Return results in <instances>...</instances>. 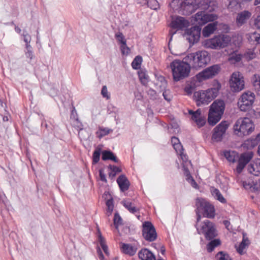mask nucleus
Here are the masks:
<instances>
[{
  "mask_svg": "<svg viewBox=\"0 0 260 260\" xmlns=\"http://www.w3.org/2000/svg\"><path fill=\"white\" fill-rule=\"evenodd\" d=\"M199 5L200 8L204 10L197 12L192 17V21L194 24L203 25L217 19V15L213 12L217 8L216 1L214 0H200Z\"/></svg>",
  "mask_w": 260,
  "mask_h": 260,
  "instance_id": "obj_1",
  "label": "nucleus"
},
{
  "mask_svg": "<svg viewBox=\"0 0 260 260\" xmlns=\"http://www.w3.org/2000/svg\"><path fill=\"white\" fill-rule=\"evenodd\" d=\"M221 88L220 84L215 81L213 87L206 90L196 91L193 94V98L198 106L201 105H207L215 99L218 94Z\"/></svg>",
  "mask_w": 260,
  "mask_h": 260,
  "instance_id": "obj_2",
  "label": "nucleus"
},
{
  "mask_svg": "<svg viewBox=\"0 0 260 260\" xmlns=\"http://www.w3.org/2000/svg\"><path fill=\"white\" fill-rule=\"evenodd\" d=\"M184 60L192 68L198 69L206 66L210 60V57L207 51L200 50L187 54L184 57Z\"/></svg>",
  "mask_w": 260,
  "mask_h": 260,
  "instance_id": "obj_3",
  "label": "nucleus"
},
{
  "mask_svg": "<svg viewBox=\"0 0 260 260\" xmlns=\"http://www.w3.org/2000/svg\"><path fill=\"white\" fill-rule=\"evenodd\" d=\"M224 156L230 162H234L238 159V165L236 168V171L240 174L245 166L250 161L253 156L252 151H247L241 154L239 157L238 154L234 151H225Z\"/></svg>",
  "mask_w": 260,
  "mask_h": 260,
  "instance_id": "obj_4",
  "label": "nucleus"
},
{
  "mask_svg": "<svg viewBox=\"0 0 260 260\" xmlns=\"http://www.w3.org/2000/svg\"><path fill=\"white\" fill-rule=\"evenodd\" d=\"M173 79L175 81H178L188 76L190 71V66L187 61L174 60L170 63Z\"/></svg>",
  "mask_w": 260,
  "mask_h": 260,
  "instance_id": "obj_5",
  "label": "nucleus"
},
{
  "mask_svg": "<svg viewBox=\"0 0 260 260\" xmlns=\"http://www.w3.org/2000/svg\"><path fill=\"white\" fill-rule=\"evenodd\" d=\"M201 215L197 218L196 228L199 234L203 235L207 240H211L217 236L215 224L210 220L206 219L201 221Z\"/></svg>",
  "mask_w": 260,
  "mask_h": 260,
  "instance_id": "obj_6",
  "label": "nucleus"
},
{
  "mask_svg": "<svg viewBox=\"0 0 260 260\" xmlns=\"http://www.w3.org/2000/svg\"><path fill=\"white\" fill-rule=\"evenodd\" d=\"M254 129V125L249 118H240L233 126L234 133L239 136L243 137L250 134Z\"/></svg>",
  "mask_w": 260,
  "mask_h": 260,
  "instance_id": "obj_7",
  "label": "nucleus"
},
{
  "mask_svg": "<svg viewBox=\"0 0 260 260\" xmlns=\"http://www.w3.org/2000/svg\"><path fill=\"white\" fill-rule=\"evenodd\" d=\"M225 109L223 101L215 100L210 106L208 113V122L211 125H215L221 118Z\"/></svg>",
  "mask_w": 260,
  "mask_h": 260,
  "instance_id": "obj_8",
  "label": "nucleus"
},
{
  "mask_svg": "<svg viewBox=\"0 0 260 260\" xmlns=\"http://www.w3.org/2000/svg\"><path fill=\"white\" fill-rule=\"evenodd\" d=\"M231 37L226 35H219L208 39L202 42V46L207 49L219 50L228 46Z\"/></svg>",
  "mask_w": 260,
  "mask_h": 260,
  "instance_id": "obj_9",
  "label": "nucleus"
},
{
  "mask_svg": "<svg viewBox=\"0 0 260 260\" xmlns=\"http://www.w3.org/2000/svg\"><path fill=\"white\" fill-rule=\"evenodd\" d=\"M197 217L202 214L205 217L212 218L215 216L214 207L203 199L198 198L196 202Z\"/></svg>",
  "mask_w": 260,
  "mask_h": 260,
  "instance_id": "obj_10",
  "label": "nucleus"
},
{
  "mask_svg": "<svg viewBox=\"0 0 260 260\" xmlns=\"http://www.w3.org/2000/svg\"><path fill=\"white\" fill-rule=\"evenodd\" d=\"M255 94L253 92L247 91L242 93L238 102V106L241 111L246 112L250 110L254 102Z\"/></svg>",
  "mask_w": 260,
  "mask_h": 260,
  "instance_id": "obj_11",
  "label": "nucleus"
},
{
  "mask_svg": "<svg viewBox=\"0 0 260 260\" xmlns=\"http://www.w3.org/2000/svg\"><path fill=\"white\" fill-rule=\"evenodd\" d=\"M230 86L234 92H239L244 88L245 82L242 74L236 72L232 74L230 80Z\"/></svg>",
  "mask_w": 260,
  "mask_h": 260,
  "instance_id": "obj_12",
  "label": "nucleus"
},
{
  "mask_svg": "<svg viewBox=\"0 0 260 260\" xmlns=\"http://www.w3.org/2000/svg\"><path fill=\"white\" fill-rule=\"evenodd\" d=\"M220 71L218 65L215 64L209 67L200 72L194 77L196 81L202 82L205 80L213 78Z\"/></svg>",
  "mask_w": 260,
  "mask_h": 260,
  "instance_id": "obj_13",
  "label": "nucleus"
},
{
  "mask_svg": "<svg viewBox=\"0 0 260 260\" xmlns=\"http://www.w3.org/2000/svg\"><path fill=\"white\" fill-rule=\"evenodd\" d=\"M199 3L197 0H181L179 3L180 11L184 15H189L200 8Z\"/></svg>",
  "mask_w": 260,
  "mask_h": 260,
  "instance_id": "obj_14",
  "label": "nucleus"
},
{
  "mask_svg": "<svg viewBox=\"0 0 260 260\" xmlns=\"http://www.w3.org/2000/svg\"><path fill=\"white\" fill-rule=\"evenodd\" d=\"M229 123L228 121H222L218 125H217L213 129V133L212 136L213 141L215 142L220 141L228 128Z\"/></svg>",
  "mask_w": 260,
  "mask_h": 260,
  "instance_id": "obj_15",
  "label": "nucleus"
},
{
  "mask_svg": "<svg viewBox=\"0 0 260 260\" xmlns=\"http://www.w3.org/2000/svg\"><path fill=\"white\" fill-rule=\"evenodd\" d=\"M201 28L198 26H195L187 30L185 33L186 39L190 44L197 43L200 40L201 36Z\"/></svg>",
  "mask_w": 260,
  "mask_h": 260,
  "instance_id": "obj_16",
  "label": "nucleus"
},
{
  "mask_svg": "<svg viewBox=\"0 0 260 260\" xmlns=\"http://www.w3.org/2000/svg\"><path fill=\"white\" fill-rule=\"evenodd\" d=\"M143 235L144 238L149 241H153L156 238V233L154 227L149 221L143 223Z\"/></svg>",
  "mask_w": 260,
  "mask_h": 260,
  "instance_id": "obj_17",
  "label": "nucleus"
},
{
  "mask_svg": "<svg viewBox=\"0 0 260 260\" xmlns=\"http://www.w3.org/2000/svg\"><path fill=\"white\" fill-rule=\"evenodd\" d=\"M188 114L191 116V119L199 127H201L206 123V118L201 114V110L198 109L196 111L192 110H188Z\"/></svg>",
  "mask_w": 260,
  "mask_h": 260,
  "instance_id": "obj_18",
  "label": "nucleus"
},
{
  "mask_svg": "<svg viewBox=\"0 0 260 260\" xmlns=\"http://www.w3.org/2000/svg\"><path fill=\"white\" fill-rule=\"evenodd\" d=\"M170 25L171 27L173 28L183 30L189 26V22L182 17L178 16L175 18H172Z\"/></svg>",
  "mask_w": 260,
  "mask_h": 260,
  "instance_id": "obj_19",
  "label": "nucleus"
},
{
  "mask_svg": "<svg viewBox=\"0 0 260 260\" xmlns=\"http://www.w3.org/2000/svg\"><path fill=\"white\" fill-rule=\"evenodd\" d=\"M248 172L256 176L260 175V159L252 161L248 166Z\"/></svg>",
  "mask_w": 260,
  "mask_h": 260,
  "instance_id": "obj_20",
  "label": "nucleus"
},
{
  "mask_svg": "<svg viewBox=\"0 0 260 260\" xmlns=\"http://www.w3.org/2000/svg\"><path fill=\"white\" fill-rule=\"evenodd\" d=\"M138 256L141 260H156L154 254L147 248L142 249L138 252Z\"/></svg>",
  "mask_w": 260,
  "mask_h": 260,
  "instance_id": "obj_21",
  "label": "nucleus"
},
{
  "mask_svg": "<svg viewBox=\"0 0 260 260\" xmlns=\"http://www.w3.org/2000/svg\"><path fill=\"white\" fill-rule=\"evenodd\" d=\"M117 182L122 191L127 190L129 186V182L124 175H120L117 179Z\"/></svg>",
  "mask_w": 260,
  "mask_h": 260,
  "instance_id": "obj_22",
  "label": "nucleus"
},
{
  "mask_svg": "<svg viewBox=\"0 0 260 260\" xmlns=\"http://www.w3.org/2000/svg\"><path fill=\"white\" fill-rule=\"evenodd\" d=\"M217 22L210 23L206 25L202 30V34L204 37H208L210 35L213 34L217 29Z\"/></svg>",
  "mask_w": 260,
  "mask_h": 260,
  "instance_id": "obj_23",
  "label": "nucleus"
},
{
  "mask_svg": "<svg viewBox=\"0 0 260 260\" xmlns=\"http://www.w3.org/2000/svg\"><path fill=\"white\" fill-rule=\"evenodd\" d=\"M251 13L247 11H244L238 14L236 18V22L238 25L241 26L245 23L250 17Z\"/></svg>",
  "mask_w": 260,
  "mask_h": 260,
  "instance_id": "obj_24",
  "label": "nucleus"
},
{
  "mask_svg": "<svg viewBox=\"0 0 260 260\" xmlns=\"http://www.w3.org/2000/svg\"><path fill=\"white\" fill-rule=\"evenodd\" d=\"M104 196L105 197V199H107L106 204L107 206L106 214L109 216L111 215L113 209L114 204L112 198L110 197V194L108 192H105L104 194Z\"/></svg>",
  "mask_w": 260,
  "mask_h": 260,
  "instance_id": "obj_25",
  "label": "nucleus"
},
{
  "mask_svg": "<svg viewBox=\"0 0 260 260\" xmlns=\"http://www.w3.org/2000/svg\"><path fill=\"white\" fill-rule=\"evenodd\" d=\"M121 249L124 253L131 256L134 255L137 251V248L128 244H122Z\"/></svg>",
  "mask_w": 260,
  "mask_h": 260,
  "instance_id": "obj_26",
  "label": "nucleus"
},
{
  "mask_svg": "<svg viewBox=\"0 0 260 260\" xmlns=\"http://www.w3.org/2000/svg\"><path fill=\"white\" fill-rule=\"evenodd\" d=\"M243 186L245 189L253 188L254 190H258L260 189V179L255 180L252 183L244 182Z\"/></svg>",
  "mask_w": 260,
  "mask_h": 260,
  "instance_id": "obj_27",
  "label": "nucleus"
},
{
  "mask_svg": "<svg viewBox=\"0 0 260 260\" xmlns=\"http://www.w3.org/2000/svg\"><path fill=\"white\" fill-rule=\"evenodd\" d=\"M98 241L105 254L107 255H109V252L108 251V246H107L105 240L104 238L102 236V234L100 231L99 229H98Z\"/></svg>",
  "mask_w": 260,
  "mask_h": 260,
  "instance_id": "obj_28",
  "label": "nucleus"
},
{
  "mask_svg": "<svg viewBox=\"0 0 260 260\" xmlns=\"http://www.w3.org/2000/svg\"><path fill=\"white\" fill-rule=\"evenodd\" d=\"M156 87L160 92H162L165 90H166L167 82L164 77H160L158 78V80L156 83Z\"/></svg>",
  "mask_w": 260,
  "mask_h": 260,
  "instance_id": "obj_29",
  "label": "nucleus"
},
{
  "mask_svg": "<svg viewBox=\"0 0 260 260\" xmlns=\"http://www.w3.org/2000/svg\"><path fill=\"white\" fill-rule=\"evenodd\" d=\"M249 244V241L247 238L243 237L242 241L240 243L238 246H236L237 251L240 254L244 253V249Z\"/></svg>",
  "mask_w": 260,
  "mask_h": 260,
  "instance_id": "obj_30",
  "label": "nucleus"
},
{
  "mask_svg": "<svg viewBox=\"0 0 260 260\" xmlns=\"http://www.w3.org/2000/svg\"><path fill=\"white\" fill-rule=\"evenodd\" d=\"M102 158L104 160L110 159L115 162L117 161L116 157L114 155L113 152L110 151H103Z\"/></svg>",
  "mask_w": 260,
  "mask_h": 260,
  "instance_id": "obj_31",
  "label": "nucleus"
},
{
  "mask_svg": "<svg viewBox=\"0 0 260 260\" xmlns=\"http://www.w3.org/2000/svg\"><path fill=\"white\" fill-rule=\"evenodd\" d=\"M171 142L174 149L176 150L177 153H179V152L183 151L182 146L181 145L179 139L177 138L173 137L171 139Z\"/></svg>",
  "mask_w": 260,
  "mask_h": 260,
  "instance_id": "obj_32",
  "label": "nucleus"
},
{
  "mask_svg": "<svg viewBox=\"0 0 260 260\" xmlns=\"http://www.w3.org/2000/svg\"><path fill=\"white\" fill-rule=\"evenodd\" d=\"M183 170H184V175L187 177V180L191 183V185L194 187H197V184L196 182V181L194 180L193 178L191 176L189 171L188 169H186L184 165H183Z\"/></svg>",
  "mask_w": 260,
  "mask_h": 260,
  "instance_id": "obj_33",
  "label": "nucleus"
},
{
  "mask_svg": "<svg viewBox=\"0 0 260 260\" xmlns=\"http://www.w3.org/2000/svg\"><path fill=\"white\" fill-rule=\"evenodd\" d=\"M25 55L26 57L29 59V63H30L31 61L35 58L32 48L31 46H25Z\"/></svg>",
  "mask_w": 260,
  "mask_h": 260,
  "instance_id": "obj_34",
  "label": "nucleus"
},
{
  "mask_svg": "<svg viewBox=\"0 0 260 260\" xmlns=\"http://www.w3.org/2000/svg\"><path fill=\"white\" fill-rule=\"evenodd\" d=\"M242 55L237 52L231 54L229 58V60L232 63H236L239 62L242 59Z\"/></svg>",
  "mask_w": 260,
  "mask_h": 260,
  "instance_id": "obj_35",
  "label": "nucleus"
},
{
  "mask_svg": "<svg viewBox=\"0 0 260 260\" xmlns=\"http://www.w3.org/2000/svg\"><path fill=\"white\" fill-rule=\"evenodd\" d=\"M212 195L214 197L221 203H225V199L221 194L219 190L216 188H212L211 190Z\"/></svg>",
  "mask_w": 260,
  "mask_h": 260,
  "instance_id": "obj_36",
  "label": "nucleus"
},
{
  "mask_svg": "<svg viewBox=\"0 0 260 260\" xmlns=\"http://www.w3.org/2000/svg\"><path fill=\"white\" fill-rule=\"evenodd\" d=\"M220 244V241L219 239H216L213 240H212L209 244L207 245V250L209 252L212 251L215 247L218 246Z\"/></svg>",
  "mask_w": 260,
  "mask_h": 260,
  "instance_id": "obj_37",
  "label": "nucleus"
},
{
  "mask_svg": "<svg viewBox=\"0 0 260 260\" xmlns=\"http://www.w3.org/2000/svg\"><path fill=\"white\" fill-rule=\"evenodd\" d=\"M123 205L131 213H134L137 211V209L133 205V204L128 201H123L122 202Z\"/></svg>",
  "mask_w": 260,
  "mask_h": 260,
  "instance_id": "obj_38",
  "label": "nucleus"
},
{
  "mask_svg": "<svg viewBox=\"0 0 260 260\" xmlns=\"http://www.w3.org/2000/svg\"><path fill=\"white\" fill-rule=\"evenodd\" d=\"M101 153H102V147L99 146L96 147L93 154V162L94 163H97L99 161Z\"/></svg>",
  "mask_w": 260,
  "mask_h": 260,
  "instance_id": "obj_39",
  "label": "nucleus"
},
{
  "mask_svg": "<svg viewBox=\"0 0 260 260\" xmlns=\"http://www.w3.org/2000/svg\"><path fill=\"white\" fill-rule=\"evenodd\" d=\"M252 83L255 89L260 92V76L254 75L252 78Z\"/></svg>",
  "mask_w": 260,
  "mask_h": 260,
  "instance_id": "obj_40",
  "label": "nucleus"
},
{
  "mask_svg": "<svg viewBox=\"0 0 260 260\" xmlns=\"http://www.w3.org/2000/svg\"><path fill=\"white\" fill-rule=\"evenodd\" d=\"M217 260H233L229 254L223 251H220L216 255Z\"/></svg>",
  "mask_w": 260,
  "mask_h": 260,
  "instance_id": "obj_41",
  "label": "nucleus"
},
{
  "mask_svg": "<svg viewBox=\"0 0 260 260\" xmlns=\"http://www.w3.org/2000/svg\"><path fill=\"white\" fill-rule=\"evenodd\" d=\"M142 58L140 56H136L132 63V66L134 69H138L141 66Z\"/></svg>",
  "mask_w": 260,
  "mask_h": 260,
  "instance_id": "obj_42",
  "label": "nucleus"
},
{
  "mask_svg": "<svg viewBox=\"0 0 260 260\" xmlns=\"http://www.w3.org/2000/svg\"><path fill=\"white\" fill-rule=\"evenodd\" d=\"M70 118H71V119H72L73 121L74 124L75 125V123H77V124L80 123V122L79 120L77 111L75 110V107H73L72 110L71 111Z\"/></svg>",
  "mask_w": 260,
  "mask_h": 260,
  "instance_id": "obj_43",
  "label": "nucleus"
},
{
  "mask_svg": "<svg viewBox=\"0 0 260 260\" xmlns=\"http://www.w3.org/2000/svg\"><path fill=\"white\" fill-rule=\"evenodd\" d=\"M22 36L23 37V41L25 43V46H31L30 44L31 41V36L28 34L25 29L23 30Z\"/></svg>",
  "mask_w": 260,
  "mask_h": 260,
  "instance_id": "obj_44",
  "label": "nucleus"
},
{
  "mask_svg": "<svg viewBox=\"0 0 260 260\" xmlns=\"http://www.w3.org/2000/svg\"><path fill=\"white\" fill-rule=\"evenodd\" d=\"M112 130L108 128H100L96 132L97 136L99 138H101L107 135H108Z\"/></svg>",
  "mask_w": 260,
  "mask_h": 260,
  "instance_id": "obj_45",
  "label": "nucleus"
},
{
  "mask_svg": "<svg viewBox=\"0 0 260 260\" xmlns=\"http://www.w3.org/2000/svg\"><path fill=\"white\" fill-rule=\"evenodd\" d=\"M139 77L143 84L146 85L148 81V76L145 72L143 71L139 72Z\"/></svg>",
  "mask_w": 260,
  "mask_h": 260,
  "instance_id": "obj_46",
  "label": "nucleus"
},
{
  "mask_svg": "<svg viewBox=\"0 0 260 260\" xmlns=\"http://www.w3.org/2000/svg\"><path fill=\"white\" fill-rule=\"evenodd\" d=\"M177 154H179L181 156V158L183 161L182 163V167L183 168V165H184L185 167L187 169V166L188 165L190 164V161H188L187 157L185 154H184L183 153V151L179 152Z\"/></svg>",
  "mask_w": 260,
  "mask_h": 260,
  "instance_id": "obj_47",
  "label": "nucleus"
},
{
  "mask_svg": "<svg viewBox=\"0 0 260 260\" xmlns=\"http://www.w3.org/2000/svg\"><path fill=\"white\" fill-rule=\"evenodd\" d=\"M101 93L102 96L106 100H109L110 99L111 95L108 90L107 86L104 85L102 87Z\"/></svg>",
  "mask_w": 260,
  "mask_h": 260,
  "instance_id": "obj_48",
  "label": "nucleus"
},
{
  "mask_svg": "<svg viewBox=\"0 0 260 260\" xmlns=\"http://www.w3.org/2000/svg\"><path fill=\"white\" fill-rule=\"evenodd\" d=\"M148 6L153 10H157L159 8V5L156 0H149L148 2Z\"/></svg>",
  "mask_w": 260,
  "mask_h": 260,
  "instance_id": "obj_49",
  "label": "nucleus"
},
{
  "mask_svg": "<svg viewBox=\"0 0 260 260\" xmlns=\"http://www.w3.org/2000/svg\"><path fill=\"white\" fill-rule=\"evenodd\" d=\"M162 92L165 100L167 102H170L172 99L173 96L170 90L166 89Z\"/></svg>",
  "mask_w": 260,
  "mask_h": 260,
  "instance_id": "obj_50",
  "label": "nucleus"
},
{
  "mask_svg": "<svg viewBox=\"0 0 260 260\" xmlns=\"http://www.w3.org/2000/svg\"><path fill=\"white\" fill-rule=\"evenodd\" d=\"M120 49L122 54L124 55H127L130 52V49L127 47L126 43L121 44Z\"/></svg>",
  "mask_w": 260,
  "mask_h": 260,
  "instance_id": "obj_51",
  "label": "nucleus"
},
{
  "mask_svg": "<svg viewBox=\"0 0 260 260\" xmlns=\"http://www.w3.org/2000/svg\"><path fill=\"white\" fill-rule=\"evenodd\" d=\"M115 37L117 41H118L121 44H124L126 43V40L122 33H117L115 35Z\"/></svg>",
  "mask_w": 260,
  "mask_h": 260,
  "instance_id": "obj_52",
  "label": "nucleus"
},
{
  "mask_svg": "<svg viewBox=\"0 0 260 260\" xmlns=\"http://www.w3.org/2000/svg\"><path fill=\"white\" fill-rule=\"evenodd\" d=\"M122 219L118 214L115 213L114 218V224L116 229L118 228V225L121 224Z\"/></svg>",
  "mask_w": 260,
  "mask_h": 260,
  "instance_id": "obj_53",
  "label": "nucleus"
},
{
  "mask_svg": "<svg viewBox=\"0 0 260 260\" xmlns=\"http://www.w3.org/2000/svg\"><path fill=\"white\" fill-rule=\"evenodd\" d=\"M245 57L248 59H252L255 57V54L253 50H249L245 54Z\"/></svg>",
  "mask_w": 260,
  "mask_h": 260,
  "instance_id": "obj_54",
  "label": "nucleus"
},
{
  "mask_svg": "<svg viewBox=\"0 0 260 260\" xmlns=\"http://www.w3.org/2000/svg\"><path fill=\"white\" fill-rule=\"evenodd\" d=\"M254 25L256 29L260 30V15L254 19Z\"/></svg>",
  "mask_w": 260,
  "mask_h": 260,
  "instance_id": "obj_55",
  "label": "nucleus"
},
{
  "mask_svg": "<svg viewBox=\"0 0 260 260\" xmlns=\"http://www.w3.org/2000/svg\"><path fill=\"white\" fill-rule=\"evenodd\" d=\"M251 39L258 44H260V35L256 33H254L251 37Z\"/></svg>",
  "mask_w": 260,
  "mask_h": 260,
  "instance_id": "obj_56",
  "label": "nucleus"
},
{
  "mask_svg": "<svg viewBox=\"0 0 260 260\" xmlns=\"http://www.w3.org/2000/svg\"><path fill=\"white\" fill-rule=\"evenodd\" d=\"M109 168L111 170V171H112L114 173H115L116 174L121 172L120 169L117 167L110 165L109 166Z\"/></svg>",
  "mask_w": 260,
  "mask_h": 260,
  "instance_id": "obj_57",
  "label": "nucleus"
},
{
  "mask_svg": "<svg viewBox=\"0 0 260 260\" xmlns=\"http://www.w3.org/2000/svg\"><path fill=\"white\" fill-rule=\"evenodd\" d=\"M99 174H100V177L101 180L103 181L106 182L107 180L106 178V176H105V174L104 173L103 170H100L99 171Z\"/></svg>",
  "mask_w": 260,
  "mask_h": 260,
  "instance_id": "obj_58",
  "label": "nucleus"
},
{
  "mask_svg": "<svg viewBox=\"0 0 260 260\" xmlns=\"http://www.w3.org/2000/svg\"><path fill=\"white\" fill-rule=\"evenodd\" d=\"M234 42L237 41V42L235 43V45L237 46H239L241 42V38L240 37H235L233 39Z\"/></svg>",
  "mask_w": 260,
  "mask_h": 260,
  "instance_id": "obj_59",
  "label": "nucleus"
},
{
  "mask_svg": "<svg viewBox=\"0 0 260 260\" xmlns=\"http://www.w3.org/2000/svg\"><path fill=\"white\" fill-rule=\"evenodd\" d=\"M97 252H98V256H99V258L100 260H104V255L103 254L101 249L100 248H99L98 250H97Z\"/></svg>",
  "mask_w": 260,
  "mask_h": 260,
  "instance_id": "obj_60",
  "label": "nucleus"
},
{
  "mask_svg": "<svg viewBox=\"0 0 260 260\" xmlns=\"http://www.w3.org/2000/svg\"><path fill=\"white\" fill-rule=\"evenodd\" d=\"M1 200L2 201V203L6 206L7 205V204L8 203V200L7 199L6 196H4V198H1Z\"/></svg>",
  "mask_w": 260,
  "mask_h": 260,
  "instance_id": "obj_61",
  "label": "nucleus"
},
{
  "mask_svg": "<svg viewBox=\"0 0 260 260\" xmlns=\"http://www.w3.org/2000/svg\"><path fill=\"white\" fill-rule=\"evenodd\" d=\"M15 31L20 34L21 32V29H20V28H19L18 26H16V25H15Z\"/></svg>",
  "mask_w": 260,
  "mask_h": 260,
  "instance_id": "obj_62",
  "label": "nucleus"
},
{
  "mask_svg": "<svg viewBox=\"0 0 260 260\" xmlns=\"http://www.w3.org/2000/svg\"><path fill=\"white\" fill-rule=\"evenodd\" d=\"M116 174L115 173H114L112 171H111V172L109 173V176L111 179H113L115 176Z\"/></svg>",
  "mask_w": 260,
  "mask_h": 260,
  "instance_id": "obj_63",
  "label": "nucleus"
},
{
  "mask_svg": "<svg viewBox=\"0 0 260 260\" xmlns=\"http://www.w3.org/2000/svg\"><path fill=\"white\" fill-rule=\"evenodd\" d=\"M0 106L2 108H7L6 104L4 103L3 102V101H2V100H1V99H0Z\"/></svg>",
  "mask_w": 260,
  "mask_h": 260,
  "instance_id": "obj_64",
  "label": "nucleus"
}]
</instances>
